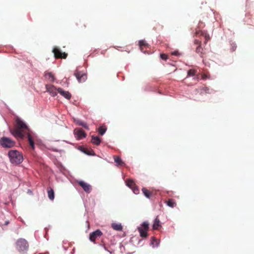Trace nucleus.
Segmentation results:
<instances>
[{"label":"nucleus","mask_w":254,"mask_h":254,"mask_svg":"<svg viewBox=\"0 0 254 254\" xmlns=\"http://www.w3.org/2000/svg\"><path fill=\"white\" fill-rule=\"evenodd\" d=\"M85 153H86V154H88V155H90V154H91V153H89V152H85Z\"/></svg>","instance_id":"nucleus-35"},{"label":"nucleus","mask_w":254,"mask_h":254,"mask_svg":"<svg viewBox=\"0 0 254 254\" xmlns=\"http://www.w3.org/2000/svg\"><path fill=\"white\" fill-rule=\"evenodd\" d=\"M172 54L173 55H174V56H178L179 54L178 51H174Z\"/></svg>","instance_id":"nucleus-34"},{"label":"nucleus","mask_w":254,"mask_h":254,"mask_svg":"<svg viewBox=\"0 0 254 254\" xmlns=\"http://www.w3.org/2000/svg\"><path fill=\"white\" fill-rule=\"evenodd\" d=\"M74 75L76 77L79 82H83L87 79V75L82 71L76 70Z\"/></svg>","instance_id":"nucleus-8"},{"label":"nucleus","mask_w":254,"mask_h":254,"mask_svg":"<svg viewBox=\"0 0 254 254\" xmlns=\"http://www.w3.org/2000/svg\"><path fill=\"white\" fill-rule=\"evenodd\" d=\"M194 44L195 45H197L198 46L201 45V41L199 40H194Z\"/></svg>","instance_id":"nucleus-31"},{"label":"nucleus","mask_w":254,"mask_h":254,"mask_svg":"<svg viewBox=\"0 0 254 254\" xmlns=\"http://www.w3.org/2000/svg\"><path fill=\"white\" fill-rule=\"evenodd\" d=\"M142 191L144 195L148 198H150L153 195V192L147 190L145 188H143Z\"/></svg>","instance_id":"nucleus-15"},{"label":"nucleus","mask_w":254,"mask_h":254,"mask_svg":"<svg viewBox=\"0 0 254 254\" xmlns=\"http://www.w3.org/2000/svg\"><path fill=\"white\" fill-rule=\"evenodd\" d=\"M74 133L76 135V137L77 139H81L85 138L86 136V134L84 131L81 128H77L74 130Z\"/></svg>","instance_id":"nucleus-9"},{"label":"nucleus","mask_w":254,"mask_h":254,"mask_svg":"<svg viewBox=\"0 0 254 254\" xmlns=\"http://www.w3.org/2000/svg\"><path fill=\"white\" fill-rule=\"evenodd\" d=\"M208 78H209L208 76L206 74H203L202 75V79H206Z\"/></svg>","instance_id":"nucleus-33"},{"label":"nucleus","mask_w":254,"mask_h":254,"mask_svg":"<svg viewBox=\"0 0 254 254\" xmlns=\"http://www.w3.org/2000/svg\"><path fill=\"white\" fill-rule=\"evenodd\" d=\"M127 185L131 189H133L135 186V184L133 181L130 179H127Z\"/></svg>","instance_id":"nucleus-26"},{"label":"nucleus","mask_w":254,"mask_h":254,"mask_svg":"<svg viewBox=\"0 0 254 254\" xmlns=\"http://www.w3.org/2000/svg\"><path fill=\"white\" fill-rule=\"evenodd\" d=\"M45 77L50 82H53L55 80L54 75L52 72H45Z\"/></svg>","instance_id":"nucleus-21"},{"label":"nucleus","mask_w":254,"mask_h":254,"mask_svg":"<svg viewBox=\"0 0 254 254\" xmlns=\"http://www.w3.org/2000/svg\"><path fill=\"white\" fill-rule=\"evenodd\" d=\"M78 183L79 185L82 188L85 192L89 193L91 191L92 189L91 186L89 184L83 181H79Z\"/></svg>","instance_id":"nucleus-10"},{"label":"nucleus","mask_w":254,"mask_h":254,"mask_svg":"<svg viewBox=\"0 0 254 254\" xmlns=\"http://www.w3.org/2000/svg\"><path fill=\"white\" fill-rule=\"evenodd\" d=\"M10 162L14 165L21 163L23 160L22 153L16 150H11L8 153Z\"/></svg>","instance_id":"nucleus-2"},{"label":"nucleus","mask_w":254,"mask_h":254,"mask_svg":"<svg viewBox=\"0 0 254 254\" xmlns=\"http://www.w3.org/2000/svg\"><path fill=\"white\" fill-rule=\"evenodd\" d=\"M8 223V222L6 221V222H5V225H7Z\"/></svg>","instance_id":"nucleus-36"},{"label":"nucleus","mask_w":254,"mask_h":254,"mask_svg":"<svg viewBox=\"0 0 254 254\" xmlns=\"http://www.w3.org/2000/svg\"><path fill=\"white\" fill-rule=\"evenodd\" d=\"M48 197L50 200H53L55 197V193L54 190L50 187L47 189Z\"/></svg>","instance_id":"nucleus-19"},{"label":"nucleus","mask_w":254,"mask_h":254,"mask_svg":"<svg viewBox=\"0 0 254 254\" xmlns=\"http://www.w3.org/2000/svg\"><path fill=\"white\" fill-rule=\"evenodd\" d=\"M167 204L169 206L171 207H174L176 206L177 204L175 200L173 199H169L167 201Z\"/></svg>","instance_id":"nucleus-25"},{"label":"nucleus","mask_w":254,"mask_h":254,"mask_svg":"<svg viewBox=\"0 0 254 254\" xmlns=\"http://www.w3.org/2000/svg\"><path fill=\"white\" fill-rule=\"evenodd\" d=\"M78 124L79 126H82V127H84L85 128L88 129V126L87 125V124H86L85 123H84V122H82V121H79V122H78Z\"/></svg>","instance_id":"nucleus-29"},{"label":"nucleus","mask_w":254,"mask_h":254,"mask_svg":"<svg viewBox=\"0 0 254 254\" xmlns=\"http://www.w3.org/2000/svg\"><path fill=\"white\" fill-rule=\"evenodd\" d=\"M114 161L118 166H124L125 165V162L122 160V159L118 156H114Z\"/></svg>","instance_id":"nucleus-17"},{"label":"nucleus","mask_w":254,"mask_h":254,"mask_svg":"<svg viewBox=\"0 0 254 254\" xmlns=\"http://www.w3.org/2000/svg\"><path fill=\"white\" fill-rule=\"evenodd\" d=\"M236 48V47L235 48ZM235 49H233V51H235Z\"/></svg>","instance_id":"nucleus-38"},{"label":"nucleus","mask_w":254,"mask_h":254,"mask_svg":"<svg viewBox=\"0 0 254 254\" xmlns=\"http://www.w3.org/2000/svg\"><path fill=\"white\" fill-rule=\"evenodd\" d=\"M54 57L56 59H66L67 54L65 52H62L60 49L55 48L53 50Z\"/></svg>","instance_id":"nucleus-6"},{"label":"nucleus","mask_w":254,"mask_h":254,"mask_svg":"<svg viewBox=\"0 0 254 254\" xmlns=\"http://www.w3.org/2000/svg\"><path fill=\"white\" fill-rule=\"evenodd\" d=\"M0 144L3 148H10L15 145V142L10 138L3 136L0 139Z\"/></svg>","instance_id":"nucleus-3"},{"label":"nucleus","mask_w":254,"mask_h":254,"mask_svg":"<svg viewBox=\"0 0 254 254\" xmlns=\"http://www.w3.org/2000/svg\"><path fill=\"white\" fill-rule=\"evenodd\" d=\"M196 90H197V92L199 93L200 94L211 93L210 92V89L207 87H200Z\"/></svg>","instance_id":"nucleus-16"},{"label":"nucleus","mask_w":254,"mask_h":254,"mask_svg":"<svg viewBox=\"0 0 254 254\" xmlns=\"http://www.w3.org/2000/svg\"><path fill=\"white\" fill-rule=\"evenodd\" d=\"M196 53L199 54L201 57H203V49L202 48L201 45L198 46L195 50Z\"/></svg>","instance_id":"nucleus-24"},{"label":"nucleus","mask_w":254,"mask_h":254,"mask_svg":"<svg viewBox=\"0 0 254 254\" xmlns=\"http://www.w3.org/2000/svg\"><path fill=\"white\" fill-rule=\"evenodd\" d=\"M112 228L116 231H121L123 230V226L121 223H113L111 225Z\"/></svg>","instance_id":"nucleus-18"},{"label":"nucleus","mask_w":254,"mask_h":254,"mask_svg":"<svg viewBox=\"0 0 254 254\" xmlns=\"http://www.w3.org/2000/svg\"><path fill=\"white\" fill-rule=\"evenodd\" d=\"M161 227L162 226L161 225L160 221L158 218V216H157L154 220L152 228L153 230H159V228Z\"/></svg>","instance_id":"nucleus-14"},{"label":"nucleus","mask_w":254,"mask_h":254,"mask_svg":"<svg viewBox=\"0 0 254 254\" xmlns=\"http://www.w3.org/2000/svg\"><path fill=\"white\" fill-rule=\"evenodd\" d=\"M131 189L133 190L134 193L137 194L138 193L139 190L136 186H134V187Z\"/></svg>","instance_id":"nucleus-32"},{"label":"nucleus","mask_w":254,"mask_h":254,"mask_svg":"<svg viewBox=\"0 0 254 254\" xmlns=\"http://www.w3.org/2000/svg\"><path fill=\"white\" fill-rule=\"evenodd\" d=\"M201 35L205 38L204 44H206L207 42L210 40L209 35L205 31H201Z\"/></svg>","instance_id":"nucleus-23"},{"label":"nucleus","mask_w":254,"mask_h":254,"mask_svg":"<svg viewBox=\"0 0 254 254\" xmlns=\"http://www.w3.org/2000/svg\"><path fill=\"white\" fill-rule=\"evenodd\" d=\"M16 248L19 252L26 251L28 249V244L25 239H19L16 242Z\"/></svg>","instance_id":"nucleus-5"},{"label":"nucleus","mask_w":254,"mask_h":254,"mask_svg":"<svg viewBox=\"0 0 254 254\" xmlns=\"http://www.w3.org/2000/svg\"><path fill=\"white\" fill-rule=\"evenodd\" d=\"M10 133L16 138L23 139L27 135L28 143L32 150L35 149V144L30 129L26 124L21 119L17 118L15 120L14 128L10 129Z\"/></svg>","instance_id":"nucleus-1"},{"label":"nucleus","mask_w":254,"mask_h":254,"mask_svg":"<svg viewBox=\"0 0 254 254\" xmlns=\"http://www.w3.org/2000/svg\"><path fill=\"white\" fill-rule=\"evenodd\" d=\"M91 141L94 144L98 145L101 143V139L98 136H92Z\"/></svg>","instance_id":"nucleus-22"},{"label":"nucleus","mask_w":254,"mask_h":254,"mask_svg":"<svg viewBox=\"0 0 254 254\" xmlns=\"http://www.w3.org/2000/svg\"><path fill=\"white\" fill-rule=\"evenodd\" d=\"M160 57L162 60H166L168 59V56L165 54H161L160 55Z\"/></svg>","instance_id":"nucleus-30"},{"label":"nucleus","mask_w":254,"mask_h":254,"mask_svg":"<svg viewBox=\"0 0 254 254\" xmlns=\"http://www.w3.org/2000/svg\"><path fill=\"white\" fill-rule=\"evenodd\" d=\"M205 24L202 21H199L198 25L197 28L195 29V35L197 36L199 33H201L200 28H202L204 27Z\"/></svg>","instance_id":"nucleus-20"},{"label":"nucleus","mask_w":254,"mask_h":254,"mask_svg":"<svg viewBox=\"0 0 254 254\" xmlns=\"http://www.w3.org/2000/svg\"><path fill=\"white\" fill-rule=\"evenodd\" d=\"M102 235L103 233L99 229H97L90 234L89 240L90 241L95 243L96 240L98 238L100 237Z\"/></svg>","instance_id":"nucleus-7"},{"label":"nucleus","mask_w":254,"mask_h":254,"mask_svg":"<svg viewBox=\"0 0 254 254\" xmlns=\"http://www.w3.org/2000/svg\"><path fill=\"white\" fill-rule=\"evenodd\" d=\"M107 130V127L105 126H101L98 128V132L100 134L103 135Z\"/></svg>","instance_id":"nucleus-27"},{"label":"nucleus","mask_w":254,"mask_h":254,"mask_svg":"<svg viewBox=\"0 0 254 254\" xmlns=\"http://www.w3.org/2000/svg\"><path fill=\"white\" fill-rule=\"evenodd\" d=\"M197 70L194 69H190L188 71L187 77L192 76L195 75Z\"/></svg>","instance_id":"nucleus-28"},{"label":"nucleus","mask_w":254,"mask_h":254,"mask_svg":"<svg viewBox=\"0 0 254 254\" xmlns=\"http://www.w3.org/2000/svg\"><path fill=\"white\" fill-rule=\"evenodd\" d=\"M58 92L63 96L65 97L67 99H70L71 98V94L68 91H64L61 88H58L57 89Z\"/></svg>","instance_id":"nucleus-12"},{"label":"nucleus","mask_w":254,"mask_h":254,"mask_svg":"<svg viewBox=\"0 0 254 254\" xmlns=\"http://www.w3.org/2000/svg\"><path fill=\"white\" fill-rule=\"evenodd\" d=\"M151 239H152V240H155V238H154V237H152V238H151Z\"/></svg>","instance_id":"nucleus-37"},{"label":"nucleus","mask_w":254,"mask_h":254,"mask_svg":"<svg viewBox=\"0 0 254 254\" xmlns=\"http://www.w3.org/2000/svg\"><path fill=\"white\" fill-rule=\"evenodd\" d=\"M47 91L52 94L53 96L57 95L56 91L57 89L53 85H47L46 86Z\"/></svg>","instance_id":"nucleus-13"},{"label":"nucleus","mask_w":254,"mask_h":254,"mask_svg":"<svg viewBox=\"0 0 254 254\" xmlns=\"http://www.w3.org/2000/svg\"><path fill=\"white\" fill-rule=\"evenodd\" d=\"M139 45L140 50L143 53H145V51L144 50L145 49H147L149 48V44L146 42V41L143 40L139 41Z\"/></svg>","instance_id":"nucleus-11"},{"label":"nucleus","mask_w":254,"mask_h":254,"mask_svg":"<svg viewBox=\"0 0 254 254\" xmlns=\"http://www.w3.org/2000/svg\"><path fill=\"white\" fill-rule=\"evenodd\" d=\"M149 223L147 221L143 222L140 227H138L137 230L139 232L140 237L142 238H146L148 236V231L149 230Z\"/></svg>","instance_id":"nucleus-4"}]
</instances>
